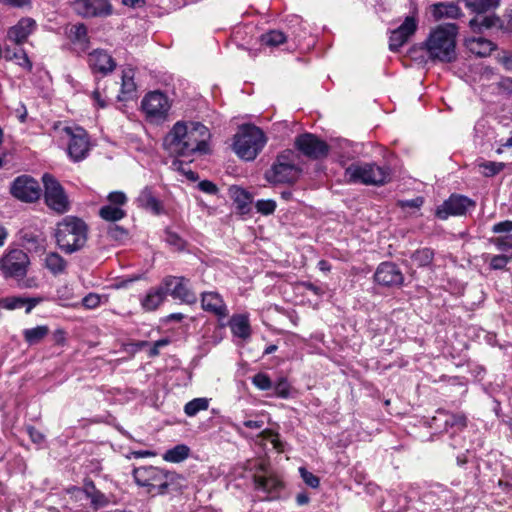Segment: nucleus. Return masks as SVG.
<instances>
[{
	"instance_id": "nucleus-1",
	"label": "nucleus",
	"mask_w": 512,
	"mask_h": 512,
	"mask_svg": "<svg viewBox=\"0 0 512 512\" xmlns=\"http://www.w3.org/2000/svg\"><path fill=\"white\" fill-rule=\"evenodd\" d=\"M209 129L200 122H176L164 138V148L175 156L189 157L209 151Z\"/></svg>"
},
{
	"instance_id": "nucleus-2",
	"label": "nucleus",
	"mask_w": 512,
	"mask_h": 512,
	"mask_svg": "<svg viewBox=\"0 0 512 512\" xmlns=\"http://www.w3.org/2000/svg\"><path fill=\"white\" fill-rule=\"evenodd\" d=\"M457 34L458 26L454 23L442 24L433 29L424 43L428 58L433 62L455 61Z\"/></svg>"
},
{
	"instance_id": "nucleus-3",
	"label": "nucleus",
	"mask_w": 512,
	"mask_h": 512,
	"mask_svg": "<svg viewBox=\"0 0 512 512\" xmlns=\"http://www.w3.org/2000/svg\"><path fill=\"white\" fill-rule=\"evenodd\" d=\"M87 231L84 221L67 216L57 224L54 236L59 249L66 254H72L85 246Z\"/></svg>"
},
{
	"instance_id": "nucleus-4",
	"label": "nucleus",
	"mask_w": 512,
	"mask_h": 512,
	"mask_svg": "<svg viewBox=\"0 0 512 512\" xmlns=\"http://www.w3.org/2000/svg\"><path fill=\"white\" fill-rule=\"evenodd\" d=\"M133 478L137 485L146 488V492L152 496L168 492L169 487L178 478L175 472H170L159 467L142 466L133 470Z\"/></svg>"
},
{
	"instance_id": "nucleus-5",
	"label": "nucleus",
	"mask_w": 512,
	"mask_h": 512,
	"mask_svg": "<svg viewBox=\"0 0 512 512\" xmlns=\"http://www.w3.org/2000/svg\"><path fill=\"white\" fill-rule=\"evenodd\" d=\"M391 169L386 165H378L375 162L352 163L345 169V177L350 183L381 186L391 179Z\"/></svg>"
},
{
	"instance_id": "nucleus-6",
	"label": "nucleus",
	"mask_w": 512,
	"mask_h": 512,
	"mask_svg": "<svg viewBox=\"0 0 512 512\" xmlns=\"http://www.w3.org/2000/svg\"><path fill=\"white\" fill-rule=\"evenodd\" d=\"M267 142L264 132L255 125H243L234 136V152L243 160L252 161Z\"/></svg>"
},
{
	"instance_id": "nucleus-7",
	"label": "nucleus",
	"mask_w": 512,
	"mask_h": 512,
	"mask_svg": "<svg viewBox=\"0 0 512 512\" xmlns=\"http://www.w3.org/2000/svg\"><path fill=\"white\" fill-rule=\"evenodd\" d=\"M301 173V168L296 164V155L292 150L280 153L274 164L265 173V178L270 183H293Z\"/></svg>"
},
{
	"instance_id": "nucleus-8",
	"label": "nucleus",
	"mask_w": 512,
	"mask_h": 512,
	"mask_svg": "<svg viewBox=\"0 0 512 512\" xmlns=\"http://www.w3.org/2000/svg\"><path fill=\"white\" fill-rule=\"evenodd\" d=\"M44 185V199L46 205L58 214H64L70 209L68 196L59 183L51 174L45 173L42 176Z\"/></svg>"
},
{
	"instance_id": "nucleus-9",
	"label": "nucleus",
	"mask_w": 512,
	"mask_h": 512,
	"mask_svg": "<svg viewBox=\"0 0 512 512\" xmlns=\"http://www.w3.org/2000/svg\"><path fill=\"white\" fill-rule=\"evenodd\" d=\"M29 264V257L23 250L12 249L0 259V270L5 278L19 279L26 275Z\"/></svg>"
},
{
	"instance_id": "nucleus-10",
	"label": "nucleus",
	"mask_w": 512,
	"mask_h": 512,
	"mask_svg": "<svg viewBox=\"0 0 512 512\" xmlns=\"http://www.w3.org/2000/svg\"><path fill=\"white\" fill-rule=\"evenodd\" d=\"M141 107L151 122H162L167 118L171 105L164 93L152 91L142 99Z\"/></svg>"
},
{
	"instance_id": "nucleus-11",
	"label": "nucleus",
	"mask_w": 512,
	"mask_h": 512,
	"mask_svg": "<svg viewBox=\"0 0 512 512\" xmlns=\"http://www.w3.org/2000/svg\"><path fill=\"white\" fill-rule=\"evenodd\" d=\"M294 144L301 154L312 160L323 159L329 153V145L312 133L298 135Z\"/></svg>"
},
{
	"instance_id": "nucleus-12",
	"label": "nucleus",
	"mask_w": 512,
	"mask_h": 512,
	"mask_svg": "<svg viewBox=\"0 0 512 512\" xmlns=\"http://www.w3.org/2000/svg\"><path fill=\"white\" fill-rule=\"evenodd\" d=\"M64 132L69 136L68 154L75 161H81L88 155L90 149L87 132L81 127H65Z\"/></svg>"
},
{
	"instance_id": "nucleus-13",
	"label": "nucleus",
	"mask_w": 512,
	"mask_h": 512,
	"mask_svg": "<svg viewBox=\"0 0 512 512\" xmlns=\"http://www.w3.org/2000/svg\"><path fill=\"white\" fill-rule=\"evenodd\" d=\"M476 202L464 195L452 194L441 206L436 209V216L446 220L449 216L465 215L470 209H474Z\"/></svg>"
},
{
	"instance_id": "nucleus-14",
	"label": "nucleus",
	"mask_w": 512,
	"mask_h": 512,
	"mask_svg": "<svg viewBox=\"0 0 512 512\" xmlns=\"http://www.w3.org/2000/svg\"><path fill=\"white\" fill-rule=\"evenodd\" d=\"M11 193L23 202H34L40 198L41 188L33 177L21 175L13 181Z\"/></svg>"
},
{
	"instance_id": "nucleus-15",
	"label": "nucleus",
	"mask_w": 512,
	"mask_h": 512,
	"mask_svg": "<svg viewBox=\"0 0 512 512\" xmlns=\"http://www.w3.org/2000/svg\"><path fill=\"white\" fill-rule=\"evenodd\" d=\"M74 11L84 17H106L112 14V5L109 0H73Z\"/></svg>"
},
{
	"instance_id": "nucleus-16",
	"label": "nucleus",
	"mask_w": 512,
	"mask_h": 512,
	"mask_svg": "<svg viewBox=\"0 0 512 512\" xmlns=\"http://www.w3.org/2000/svg\"><path fill=\"white\" fill-rule=\"evenodd\" d=\"M167 294L187 304H194L197 301L196 295L188 288V280L184 277L167 276L163 279Z\"/></svg>"
},
{
	"instance_id": "nucleus-17",
	"label": "nucleus",
	"mask_w": 512,
	"mask_h": 512,
	"mask_svg": "<svg viewBox=\"0 0 512 512\" xmlns=\"http://www.w3.org/2000/svg\"><path fill=\"white\" fill-rule=\"evenodd\" d=\"M418 27V20L413 13L405 17L403 23L396 29L391 31L389 37V49L391 51H398L412 35L416 32Z\"/></svg>"
},
{
	"instance_id": "nucleus-18",
	"label": "nucleus",
	"mask_w": 512,
	"mask_h": 512,
	"mask_svg": "<svg viewBox=\"0 0 512 512\" xmlns=\"http://www.w3.org/2000/svg\"><path fill=\"white\" fill-rule=\"evenodd\" d=\"M374 280L382 286H400L403 284L404 276L396 264L382 262L375 271Z\"/></svg>"
},
{
	"instance_id": "nucleus-19",
	"label": "nucleus",
	"mask_w": 512,
	"mask_h": 512,
	"mask_svg": "<svg viewBox=\"0 0 512 512\" xmlns=\"http://www.w3.org/2000/svg\"><path fill=\"white\" fill-rule=\"evenodd\" d=\"M88 65L93 73L107 75L115 69L116 62L107 51L96 49L89 53Z\"/></svg>"
},
{
	"instance_id": "nucleus-20",
	"label": "nucleus",
	"mask_w": 512,
	"mask_h": 512,
	"mask_svg": "<svg viewBox=\"0 0 512 512\" xmlns=\"http://www.w3.org/2000/svg\"><path fill=\"white\" fill-rule=\"evenodd\" d=\"M201 306L206 312L212 313L218 318H225L228 315L227 307L217 292H204L201 297Z\"/></svg>"
},
{
	"instance_id": "nucleus-21",
	"label": "nucleus",
	"mask_w": 512,
	"mask_h": 512,
	"mask_svg": "<svg viewBox=\"0 0 512 512\" xmlns=\"http://www.w3.org/2000/svg\"><path fill=\"white\" fill-rule=\"evenodd\" d=\"M66 35L77 52H85L89 47L87 27L82 24L70 25L66 28Z\"/></svg>"
},
{
	"instance_id": "nucleus-22",
	"label": "nucleus",
	"mask_w": 512,
	"mask_h": 512,
	"mask_svg": "<svg viewBox=\"0 0 512 512\" xmlns=\"http://www.w3.org/2000/svg\"><path fill=\"white\" fill-rule=\"evenodd\" d=\"M36 22L32 18H22L8 31V38L16 43L24 42L35 29Z\"/></svg>"
},
{
	"instance_id": "nucleus-23",
	"label": "nucleus",
	"mask_w": 512,
	"mask_h": 512,
	"mask_svg": "<svg viewBox=\"0 0 512 512\" xmlns=\"http://www.w3.org/2000/svg\"><path fill=\"white\" fill-rule=\"evenodd\" d=\"M20 238L26 249L30 251H39L44 249L45 235L38 229L24 228L20 232Z\"/></svg>"
},
{
	"instance_id": "nucleus-24",
	"label": "nucleus",
	"mask_w": 512,
	"mask_h": 512,
	"mask_svg": "<svg viewBox=\"0 0 512 512\" xmlns=\"http://www.w3.org/2000/svg\"><path fill=\"white\" fill-rule=\"evenodd\" d=\"M254 485L257 490H261L264 493L271 495L267 499H273L275 494L282 489V482L275 476H254Z\"/></svg>"
},
{
	"instance_id": "nucleus-25",
	"label": "nucleus",
	"mask_w": 512,
	"mask_h": 512,
	"mask_svg": "<svg viewBox=\"0 0 512 512\" xmlns=\"http://www.w3.org/2000/svg\"><path fill=\"white\" fill-rule=\"evenodd\" d=\"M466 48L478 57H487L496 48L493 42L482 37H472L465 41Z\"/></svg>"
},
{
	"instance_id": "nucleus-26",
	"label": "nucleus",
	"mask_w": 512,
	"mask_h": 512,
	"mask_svg": "<svg viewBox=\"0 0 512 512\" xmlns=\"http://www.w3.org/2000/svg\"><path fill=\"white\" fill-rule=\"evenodd\" d=\"M138 206L151 211L152 213L159 215L162 213L161 202L153 195L151 187H144L139 196L137 197Z\"/></svg>"
},
{
	"instance_id": "nucleus-27",
	"label": "nucleus",
	"mask_w": 512,
	"mask_h": 512,
	"mask_svg": "<svg viewBox=\"0 0 512 512\" xmlns=\"http://www.w3.org/2000/svg\"><path fill=\"white\" fill-rule=\"evenodd\" d=\"M229 194L240 214H247L250 211L252 196L248 191L239 186H231Z\"/></svg>"
},
{
	"instance_id": "nucleus-28",
	"label": "nucleus",
	"mask_w": 512,
	"mask_h": 512,
	"mask_svg": "<svg viewBox=\"0 0 512 512\" xmlns=\"http://www.w3.org/2000/svg\"><path fill=\"white\" fill-rule=\"evenodd\" d=\"M167 296V291L161 283L159 287L150 289L145 297L141 300V305L146 311L157 309Z\"/></svg>"
},
{
	"instance_id": "nucleus-29",
	"label": "nucleus",
	"mask_w": 512,
	"mask_h": 512,
	"mask_svg": "<svg viewBox=\"0 0 512 512\" xmlns=\"http://www.w3.org/2000/svg\"><path fill=\"white\" fill-rule=\"evenodd\" d=\"M229 326L232 334L238 338L245 340L251 335V327L247 315H233L229 321Z\"/></svg>"
},
{
	"instance_id": "nucleus-30",
	"label": "nucleus",
	"mask_w": 512,
	"mask_h": 512,
	"mask_svg": "<svg viewBox=\"0 0 512 512\" xmlns=\"http://www.w3.org/2000/svg\"><path fill=\"white\" fill-rule=\"evenodd\" d=\"M469 26L475 33H481L484 29L502 28V21L495 14L476 16L469 21Z\"/></svg>"
},
{
	"instance_id": "nucleus-31",
	"label": "nucleus",
	"mask_w": 512,
	"mask_h": 512,
	"mask_svg": "<svg viewBox=\"0 0 512 512\" xmlns=\"http://www.w3.org/2000/svg\"><path fill=\"white\" fill-rule=\"evenodd\" d=\"M440 416L444 417V430L453 433L462 431L467 426V417L463 413H448L445 411H438Z\"/></svg>"
},
{
	"instance_id": "nucleus-32",
	"label": "nucleus",
	"mask_w": 512,
	"mask_h": 512,
	"mask_svg": "<svg viewBox=\"0 0 512 512\" xmlns=\"http://www.w3.org/2000/svg\"><path fill=\"white\" fill-rule=\"evenodd\" d=\"M432 15L436 20L442 18L456 19L462 15L461 9L454 3H437L432 6Z\"/></svg>"
},
{
	"instance_id": "nucleus-33",
	"label": "nucleus",
	"mask_w": 512,
	"mask_h": 512,
	"mask_svg": "<svg viewBox=\"0 0 512 512\" xmlns=\"http://www.w3.org/2000/svg\"><path fill=\"white\" fill-rule=\"evenodd\" d=\"M45 267L54 276L63 274L66 272L67 261L57 252H49L45 257Z\"/></svg>"
},
{
	"instance_id": "nucleus-34",
	"label": "nucleus",
	"mask_w": 512,
	"mask_h": 512,
	"mask_svg": "<svg viewBox=\"0 0 512 512\" xmlns=\"http://www.w3.org/2000/svg\"><path fill=\"white\" fill-rule=\"evenodd\" d=\"M49 332L50 329L47 325H39L23 330V338L28 345L33 346L39 344Z\"/></svg>"
},
{
	"instance_id": "nucleus-35",
	"label": "nucleus",
	"mask_w": 512,
	"mask_h": 512,
	"mask_svg": "<svg viewBox=\"0 0 512 512\" xmlns=\"http://www.w3.org/2000/svg\"><path fill=\"white\" fill-rule=\"evenodd\" d=\"M500 0H465L466 6L477 14L485 13L499 6Z\"/></svg>"
},
{
	"instance_id": "nucleus-36",
	"label": "nucleus",
	"mask_w": 512,
	"mask_h": 512,
	"mask_svg": "<svg viewBox=\"0 0 512 512\" xmlns=\"http://www.w3.org/2000/svg\"><path fill=\"white\" fill-rule=\"evenodd\" d=\"M189 451L186 445L180 444L167 450L163 455V459L167 462L179 463L189 456Z\"/></svg>"
},
{
	"instance_id": "nucleus-37",
	"label": "nucleus",
	"mask_w": 512,
	"mask_h": 512,
	"mask_svg": "<svg viewBox=\"0 0 512 512\" xmlns=\"http://www.w3.org/2000/svg\"><path fill=\"white\" fill-rule=\"evenodd\" d=\"M210 403V399L205 397L194 398L193 400L187 402L184 406V412L189 417L196 416L200 411H205L208 409Z\"/></svg>"
},
{
	"instance_id": "nucleus-38",
	"label": "nucleus",
	"mask_w": 512,
	"mask_h": 512,
	"mask_svg": "<svg viewBox=\"0 0 512 512\" xmlns=\"http://www.w3.org/2000/svg\"><path fill=\"white\" fill-rule=\"evenodd\" d=\"M434 258V251L430 248H421L413 252L411 259L419 267L429 266Z\"/></svg>"
},
{
	"instance_id": "nucleus-39",
	"label": "nucleus",
	"mask_w": 512,
	"mask_h": 512,
	"mask_svg": "<svg viewBox=\"0 0 512 512\" xmlns=\"http://www.w3.org/2000/svg\"><path fill=\"white\" fill-rule=\"evenodd\" d=\"M99 215L102 219L110 222H116L125 217L126 213L119 207L112 205H104L99 210Z\"/></svg>"
},
{
	"instance_id": "nucleus-40",
	"label": "nucleus",
	"mask_w": 512,
	"mask_h": 512,
	"mask_svg": "<svg viewBox=\"0 0 512 512\" xmlns=\"http://www.w3.org/2000/svg\"><path fill=\"white\" fill-rule=\"evenodd\" d=\"M136 91V84L133 79L131 71H125L122 76L121 93L123 97H119L120 100H127L132 97Z\"/></svg>"
},
{
	"instance_id": "nucleus-41",
	"label": "nucleus",
	"mask_w": 512,
	"mask_h": 512,
	"mask_svg": "<svg viewBox=\"0 0 512 512\" xmlns=\"http://www.w3.org/2000/svg\"><path fill=\"white\" fill-rule=\"evenodd\" d=\"M285 41V34L279 30H271L261 35V43L268 47H277Z\"/></svg>"
},
{
	"instance_id": "nucleus-42",
	"label": "nucleus",
	"mask_w": 512,
	"mask_h": 512,
	"mask_svg": "<svg viewBox=\"0 0 512 512\" xmlns=\"http://www.w3.org/2000/svg\"><path fill=\"white\" fill-rule=\"evenodd\" d=\"M505 167V164L502 162H494V161H485L479 164V168L481 173L485 177H493L500 173Z\"/></svg>"
},
{
	"instance_id": "nucleus-43",
	"label": "nucleus",
	"mask_w": 512,
	"mask_h": 512,
	"mask_svg": "<svg viewBox=\"0 0 512 512\" xmlns=\"http://www.w3.org/2000/svg\"><path fill=\"white\" fill-rule=\"evenodd\" d=\"M274 394L282 399L290 397V384L285 377H280L275 384H273Z\"/></svg>"
},
{
	"instance_id": "nucleus-44",
	"label": "nucleus",
	"mask_w": 512,
	"mask_h": 512,
	"mask_svg": "<svg viewBox=\"0 0 512 512\" xmlns=\"http://www.w3.org/2000/svg\"><path fill=\"white\" fill-rule=\"evenodd\" d=\"M165 241L177 251L185 249L186 242L176 232L166 229L165 230Z\"/></svg>"
},
{
	"instance_id": "nucleus-45",
	"label": "nucleus",
	"mask_w": 512,
	"mask_h": 512,
	"mask_svg": "<svg viewBox=\"0 0 512 512\" xmlns=\"http://www.w3.org/2000/svg\"><path fill=\"white\" fill-rule=\"evenodd\" d=\"M253 385L261 391H267L272 389L273 383L270 377L263 372H259L252 377Z\"/></svg>"
},
{
	"instance_id": "nucleus-46",
	"label": "nucleus",
	"mask_w": 512,
	"mask_h": 512,
	"mask_svg": "<svg viewBox=\"0 0 512 512\" xmlns=\"http://www.w3.org/2000/svg\"><path fill=\"white\" fill-rule=\"evenodd\" d=\"M489 241L499 251L506 252V251L512 249V234L493 237Z\"/></svg>"
},
{
	"instance_id": "nucleus-47",
	"label": "nucleus",
	"mask_w": 512,
	"mask_h": 512,
	"mask_svg": "<svg viewBox=\"0 0 512 512\" xmlns=\"http://www.w3.org/2000/svg\"><path fill=\"white\" fill-rule=\"evenodd\" d=\"M512 260V256L505 254L493 255L490 257V268L492 270H502Z\"/></svg>"
},
{
	"instance_id": "nucleus-48",
	"label": "nucleus",
	"mask_w": 512,
	"mask_h": 512,
	"mask_svg": "<svg viewBox=\"0 0 512 512\" xmlns=\"http://www.w3.org/2000/svg\"><path fill=\"white\" fill-rule=\"evenodd\" d=\"M256 210L258 213H261L263 215H270L272 214L276 209V202L274 200L268 199V200H258L255 204Z\"/></svg>"
},
{
	"instance_id": "nucleus-49",
	"label": "nucleus",
	"mask_w": 512,
	"mask_h": 512,
	"mask_svg": "<svg viewBox=\"0 0 512 512\" xmlns=\"http://www.w3.org/2000/svg\"><path fill=\"white\" fill-rule=\"evenodd\" d=\"M299 473L305 484H307L309 487L317 488L319 486L320 479L316 475L309 472L306 468L300 467Z\"/></svg>"
},
{
	"instance_id": "nucleus-50",
	"label": "nucleus",
	"mask_w": 512,
	"mask_h": 512,
	"mask_svg": "<svg viewBox=\"0 0 512 512\" xmlns=\"http://www.w3.org/2000/svg\"><path fill=\"white\" fill-rule=\"evenodd\" d=\"M5 309L14 310L17 308H22L25 305V297L13 296L2 298Z\"/></svg>"
},
{
	"instance_id": "nucleus-51",
	"label": "nucleus",
	"mask_w": 512,
	"mask_h": 512,
	"mask_svg": "<svg viewBox=\"0 0 512 512\" xmlns=\"http://www.w3.org/2000/svg\"><path fill=\"white\" fill-rule=\"evenodd\" d=\"M492 232L495 234H510L512 232V220H505L494 224Z\"/></svg>"
},
{
	"instance_id": "nucleus-52",
	"label": "nucleus",
	"mask_w": 512,
	"mask_h": 512,
	"mask_svg": "<svg viewBox=\"0 0 512 512\" xmlns=\"http://www.w3.org/2000/svg\"><path fill=\"white\" fill-rule=\"evenodd\" d=\"M101 298L96 293H89L82 299V305L88 309H94L100 305Z\"/></svg>"
},
{
	"instance_id": "nucleus-53",
	"label": "nucleus",
	"mask_w": 512,
	"mask_h": 512,
	"mask_svg": "<svg viewBox=\"0 0 512 512\" xmlns=\"http://www.w3.org/2000/svg\"><path fill=\"white\" fill-rule=\"evenodd\" d=\"M87 496L90 498L95 508L103 507L108 503L106 496L99 490L89 493Z\"/></svg>"
},
{
	"instance_id": "nucleus-54",
	"label": "nucleus",
	"mask_w": 512,
	"mask_h": 512,
	"mask_svg": "<svg viewBox=\"0 0 512 512\" xmlns=\"http://www.w3.org/2000/svg\"><path fill=\"white\" fill-rule=\"evenodd\" d=\"M424 203V200L422 197H416L414 199L410 200H401L398 202V205L403 208H412V209H419Z\"/></svg>"
},
{
	"instance_id": "nucleus-55",
	"label": "nucleus",
	"mask_w": 512,
	"mask_h": 512,
	"mask_svg": "<svg viewBox=\"0 0 512 512\" xmlns=\"http://www.w3.org/2000/svg\"><path fill=\"white\" fill-rule=\"evenodd\" d=\"M169 343H170V340L168 338H162V339L155 341L149 350L148 356L149 357L158 356L160 353L159 352L160 348L167 346Z\"/></svg>"
},
{
	"instance_id": "nucleus-56",
	"label": "nucleus",
	"mask_w": 512,
	"mask_h": 512,
	"mask_svg": "<svg viewBox=\"0 0 512 512\" xmlns=\"http://www.w3.org/2000/svg\"><path fill=\"white\" fill-rule=\"evenodd\" d=\"M108 200L111 204L124 205L127 202L126 195L121 191H114L108 195Z\"/></svg>"
},
{
	"instance_id": "nucleus-57",
	"label": "nucleus",
	"mask_w": 512,
	"mask_h": 512,
	"mask_svg": "<svg viewBox=\"0 0 512 512\" xmlns=\"http://www.w3.org/2000/svg\"><path fill=\"white\" fill-rule=\"evenodd\" d=\"M44 301L43 297H25V305L24 307L26 314L31 313V311L40 303Z\"/></svg>"
},
{
	"instance_id": "nucleus-58",
	"label": "nucleus",
	"mask_w": 512,
	"mask_h": 512,
	"mask_svg": "<svg viewBox=\"0 0 512 512\" xmlns=\"http://www.w3.org/2000/svg\"><path fill=\"white\" fill-rule=\"evenodd\" d=\"M44 301L43 297H25V305L24 307L26 314L31 313V311L40 303Z\"/></svg>"
},
{
	"instance_id": "nucleus-59",
	"label": "nucleus",
	"mask_w": 512,
	"mask_h": 512,
	"mask_svg": "<svg viewBox=\"0 0 512 512\" xmlns=\"http://www.w3.org/2000/svg\"><path fill=\"white\" fill-rule=\"evenodd\" d=\"M44 301L43 297H25V305L24 307L26 314L31 313V311L40 303Z\"/></svg>"
},
{
	"instance_id": "nucleus-60",
	"label": "nucleus",
	"mask_w": 512,
	"mask_h": 512,
	"mask_svg": "<svg viewBox=\"0 0 512 512\" xmlns=\"http://www.w3.org/2000/svg\"><path fill=\"white\" fill-rule=\"evenodd\" d=\"M44 301L43 297H25V305L24 307L26 314L31 313V311L40 303Z\"/></svg>"
},
{
	"instance_id": "nucleus-61",
	"label": "nucleus",
	"mask_w": 512,
	"mask_h": 512,
	"mask_svg": "<svg viewBox=\"0 0 512 512\" xmlns=\"http://www.w3.org/2000/svg\"><path fill=\"white\" fill-rule=\"evenodd\" d=\"M27 433H28L30 439L32 440V442H34L36 444H41L44 441V438H45L44 435L33 426L27 427Z\"/></svg>"
},
{
	"instance_id": "nucleus-62",
	"label": "nucleus",
	"mask_w": 512,
	"mask_h": 512,
	"mask_svg": "<svg viewBox=\"0 0 512 512\" xmlns=\"http://www.w3.org/2000/svg\"><path fill=\"white\" fill-rule=\"evenodd\" d=\"M199 189L207 194H216L218 191L217 186L208 180H203L198 184Z\"/></svg>"
},
{
	"instance_id": "nucleus-63",
	"label": "nucleus",
	"mask_w": 512,
	"mask_h": 512,
	"mask_svg": "<svg viewBox=\"0 0 512 512\" xmlns=\"http://www.w3.org/2000/svg\"><path fill=\"white\" fill-rule=\"evenodd\" d=\"M109 235L114 239H122L127 235V231L118 225H112L108 230Z\"/></svg>"
},
{
	"instance_id": "nucleus-64",
	"label": "nucleus",
	"mask_w": 512,
	"mask_h": 512,
	"mask_svg": "<svg viewBox=\"0 0 512 512\" xmlns=\"http://www.w3.org/2000/svg\"><path fill=\"white\" fill-rule=\"evenodd\" d=\"M243 425L246 428L258 430L263 427L264 422L262 420H246L243 422Z\"/></svg>"
}]
</instances>
